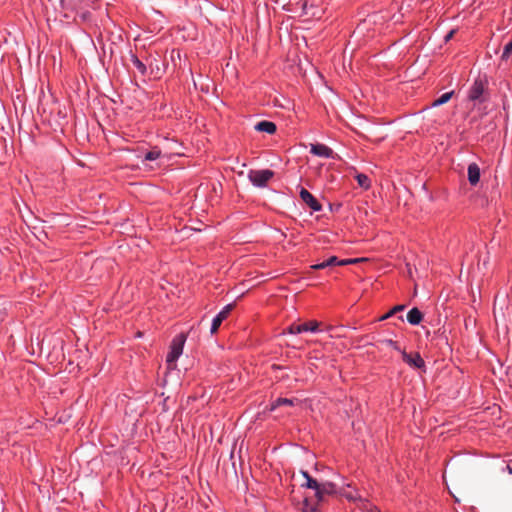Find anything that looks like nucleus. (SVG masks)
I'll list each match as a JSON object with an SVG mask.
<instances>
[{
	"mask_svg": "<svg viewBox=\"0 0 512 512\" xmlns=\"http://www.w3.org/2000/svg\"><path fill=\"white\" fill-rule=\"evenodd\" d=\"M487 86L488 80L485 75L478 76L477 78H475L468 91V100L473 102L474 104L483 103L485 101V93L487 91Z\"/></svg>",
	"mask_w": 512,
	"mask_h": 512,
	"instance_id": "obj_1",
	"label": "nucleus"
},
{
	"mask_svg": "<svg viewBox=\"0 0 512 512\" xmlns=\"http://www.w3.org/2000/svg\"><path fill=\"white\" fill-rule=\"evenodd\" d=\"M185 340L186 338L183 334H180L173 339L170 351L166 357V362L169 367H172V365L175 364L178 358L182 355Z\"/></svg>",
	"mask_w": 512,
	"mask_h": 512,
	"instance_id": "obj_2",
	"label": "nucleus"
},
{
	"mask_svg": "<svg viewBox=\"0 0 512 512\" xmlns=\"http://www.w3.org/2000/svg\"><path fill=\"white\" fill-rule=\"evenodd\" d=\"M274 176V172L269 169L250 170L248 178L256 187H265L268 181Z\"/></svg>",
	"mask_w": 512,
	"mask_h": 512,
	"instance_id": "obj_3",
	"label": "nucleus"
},
{
	"mask_svg": "<svg viewBox=\"0 0 512 512\" xmlns=\"http://www.w3.org/2000/svg\"><path fill=\"white\" fill-rule=\"evenodd\" d=\"M320 325H321V323L316 320H311V321L304 322L301 324L293 323L286 329V333H289V334H300V333H304V332L317 333V332L321 331Z\"/></svg>",
	"mask_w": 512,
	"mask_h": 512,
	"instance_id": "obj_4",
	"label": "nucleus"
},
{
	"mask_svg": "<svg viewBox=\"0 0 512 512\" xmlns=\"http://www.w3.org/2000/svg\"><path fill=\"white\" fill-rule=\"evenodd\" d=\"M234 305L233 304H227L222 308V310L213 318L210 332L211 334H214L219 329L220 325L224 320H226L231 313Z\"/></svg>",
	"mask_w": 512,
	"mask_h": 512,
	"instance_id": "obj_5",
	"label": "nucleus"
},
{
	"mask_svg": "<svg viewBox=\"0 0 512 512\" xmlns=\"http://www.w3.org/2000/svg\"><path fill=\"white\" fill-rule=\"evenodd\" d=\"M310 153L315 156L327 159H334L336 156L330 147L321 143L310 144Z\"/></svg>",
	"mask_w": 512,
	"mask_h": 512,
	"instance_id": "obj_6",
	"label": "nucleus"
},
{
	"mask_svg": "<svg viewBox=\"0 0 512 512\" xmlns=\"http://www.w3.org/2000/svg\"><path fill=\"white\" fill-rule=\"evenodd\" d=\"M300 198L311 210H313L315 212L321 211L322 205L305 188H301V190H300Z\"/></svg>",
	"mask_w": 512,
	"mask_h": 512,
	"instance_id": "obj_7",
	"label": "nucleus"
},
{
	"mask_svg": "<svg viewBox=\"0 0 512 512\" xmlns=\"http://www.w3.org/2000/svg\"><path fill=\"white\" fill-rule=\"evenodd\" d=\"M401 354L403 361L407 363L410 367L418 369L425 367V362L419 353L408 354L405 351H401Z\"/></svg>",
	"mask_w": 512,
	"mask_h": 512,
	"instance_id": "obj_8",
	"label": "nucleus"
},
{
	"mask_svg": "<svg viewBox=\"0 0 512 512\" xmlns=\"http://www.w3.org/2000/svg\"><path fill=\"white\" fill-rule=\"evenodd\" d=\"M337 493V486L333 482L327 481L319 484L316 497L319 501H322L325 495H334Z\"/></svg>",
	"mask_w": 512,
	"mask_h": 512,
	"instance_id": "obj_9",
	"label": "nucleus"
},
{
	"mask_svg": "<svg viewBox=\"0 0 512 512\" xmlns=\"http://www.w3.org/2000/svg\"><path fill=\"white\" fill-rule=\"evenodd\" d=\"M468 181L472 186H475L480 181V168L476 163H470L468 165Z\"/></svg>",
	"mask_w": 512,
	"mask_h": 512,
	"instance_id": "obj_10",
	"label": "nucleus"
},
{
	"mask_svg": "<svg viewBox=\"0 0 512 512\" xmlns=\"http://www.w3.org/2000/svg\"><path fill=\"white\" fill-rule=\"evenodd\" d=\"M300 403V400L297 398L289 399V398H277L271 403L270 410L274 411L280 406H295Z\"/></svg>",
	"mask_w": 512,
	"mask_h": 512,
	"instance_id": "obj_11",
	"label": "nucleus"
},
{
	"mask_svg": "<svg viewBox=\"0 0 512 512\" xmlns=\"http://www.w3.org/2000/svg\"><path fill=\"white\" fill-rule=\"evenodd\" d=\"M255 130L259 132H265L267 134H274L276 132V125L271 121H260L255 125Z\"/></svg>",
	"mask_w": 512,
	"mask_h": 512,
	"instance_id": "obj_12",
	"label": "nucleus"
},
{
	"mask_svg": "<svg viewBox=\"0 0 512 512\" xmlns=\"http://www.w3.org/2000/svg\"><path fill=\"white\" fill-rule=\"evenodd\" d=\"M423 319V314L422 312L414 307L412 308L408 313H407V321L411 324V325H419L421 323Z\"/></svg>",
	"mask_w": 512,
	"mask_h": 512,
	"instance_id": "obj_13",
	"label": "nucleus"
},
{
	"mask_svg": "<svg viewBox=\"0 0 512 512\" xmlns=\"http://www.w3.org/2000/svg\"><path fill=\"white\" fill-rule=\"evenodd\" d=\"M356 262H358V259H343V260H340L336 256H330L326 260V263L328 264V267H331V266H345V265L354 264Z\"/></svg>",
	"mask_w": 512,
	"mask_h": 512,
	"instance_id": "obj_14",
	"label": "nucleus"
},
{
	"mask_svg": "<svg viewBox=\"0 0 512 512\" xmlns=\"http://www.w3.org/2000/svg\"><path fill=\"white\" fill-rule=\"evenodd\" d=\"M130 60L141 75L144 76L147 73L146 65L135 54H131Z\"/></svg>",
	"mask_w": 512,
	"mask_h": 512,
	"instance_id": "obj_15",
	"label": "nucleus"
},
{
	"mask_svg": "<svg viewBox=\"0 0 512 512\" xmlns=\"http://www.w3.org/2000/svg\"><path fill=\"white\" fill-rule=\"evenodd\" d=\"M302 475L304 476V478L306 479V483L303 484V486H306L307 488H310V489H313L315 490V494L317 493V490H318V487H319V484L315 479H313L308 472L306 471H303L302 472Z\"/></svg>",
	"mask_w": 512,
	"mask_h": 512,
	"instance_id": "obj_16",
	"label": "nucleus"
},
{
	"mask_svg": "<svg viewBox=\"0 0 512 512\" xmlns=\"http://www.w3.org/2000/svg\"><path fill=\"white\" fill-rule=\"evenodd\" d=\"M355 179L358 183V185L364 189H369L370 186H371V181L369 179V177L366 175V174H363V173H358L356 176H355Z\"/></svg>",
	"mask_w": 512,
	"mask_h": 512,
	"instance_id": "obj_17",
	"label": "nucleus"
},
{
	"mask_svg": "<svg viewBox=\"0 0 512 512\" xmlns=\"http://www.w3.org/2000/svg\"><path fill=\"white\" fill-rule=\"evenodd\" d=\"M161 156V150L155 146L144 156V161H155Z\"/></svg>",
	"mask_w": 512,
	"mask_h": 512,
	"instance_id": "obj_18",
	"label": "nucleus"
},
{
	"mask_svg": "<svg viewBox=\"0 0 512 512\" xmlns=\"http://www.w3.org/2000/svg\"><path fill=\"white\" fill-rule=\"evenodd\" d=\"M452 95H453V91L446 92V93L442 94L438 99L433 101L432 107H437V106L447 103L451 99Z\"/></svg>",
	"mask_w": 512,
	"mask_h": 512,
	"instance_id": "obj_19",
	"label": "nucleus"
},
{
	"mask_svg": "<svg viewBox=\"0 0 512 512\" xmlns=\"http://www.w3.org/2000/svg\"><path fill=\"white\" fill-rule=\"evenodd\" d=\"M404 309H405V305H403V304L396 305L389 312H387L385 315H383L380 318V320H386V319L390 318L391 316L395 315L396 313L403 311Z\"/></svg>",
	"mask_w": 512,
	"mask_h": 512,
	"instance_id": "obj_20",
	"label": "nucleus"
},
{
	"mask_svg": "<svg viewBox=\"0 0 512 512\" xmlns=\"http://www.w3.org/2000/svg\"><path fill=\"white\" fill-rule=\"evenodd\" d=\"M342 495L347 498L349 501H362L361 496L359 495L357 490L343 492Z\"/></svg>",
	"mask_w": 512,
	"mask_h": 512,
	"instance_id": "obj_21",
	"label": "nucleus"
},
{
	"mask_svg": "<svg viewBox=\"0 0 512 512\" xmlns=\"http://www.w3.org/2000/svg\"><path fill=\"white\" fill-rule=\"evenodd\" d=\"M512 55V40L507 43L504 48L501 55L502 60H507Z\"/></svg>",
	"mask_w": 512,
	"mask_h": 512,
	"instance_id": "obj_22",
	"label": "nucleus"
},
{
	"mask_svg": "<svg viewBox=\"0 0 512 512\" xmlns=\"http://www.w3.org/2000/svg\"><path fill=\"white\" fill-rule=\"evenodd\" d=\"M384 343L401 353L402 350L396 341L392 339H387L384 341Z\"/></svg>",
	"mask_w": 512,
	"mask_h": 512,
	"instance_id": "obj_23",
	"label": "nucleus"
},
{
	"mask_svg": "<svg viewBox=\"0 0 512 512\" xmlns=\"http://www.w3.org/2000/svg\"><path fill=\"white\" fill-rule=\"evenodd\" d=\"M328 267V264L326 263V260L320 262V263H316V264H313L311 265V269H314V270H320V269H325Z\"/></svg>",
	"mask_w": 512,
	"mask_h": 512,
	"instance_id": "obj_24",
	"label": "nucleus"
},
{
	"mask_svg": "<svg viewBox=\"0 0 512 512\" xmlns=\"http://www.w3.org/2000/svg\"><path fill=\"white\" fill-rule=\"evenodd\" d=\"M453 34H454V30L450 31V32L445 36V40H446V41H449V40L453 37Z\"/></svg>",
	"mask_w": 512,
	"mask_h": 512,
	"instance_id": "obj_25",
	"label": "nucleus"
},
{
	"mask_svg": "<svg viewBox=\"0 0 512 512\" xmlns=\"http://www.w3.org/2000/svg\"><path fill=\"white\" fill-rule=\"evenodd\" d=\"M302 9H303L304 13H305V14H307V11H306V2H304V3L302 4Z\"/></svg>",
	"mask_w": 512,
	"mask_h": 512,
	"instance_id": "obj_26",
	"label": "nucleus"
},
{
	"mask_svg": "<svg viewBox=\"0 0 512 512\" xmlns=\"http://www.w3.org/2000/svg\"><path fill=\"white\" fill-rule=\"evenodd\" d=\"M507 469H508V472L512 473V468H510L509 466H507Z\"/></svg>",
	"mask_w": 512,
	"mask_h": 512,
	"instance_id": "obj_27",
	"label": "nucleus"
}]
</instances>
